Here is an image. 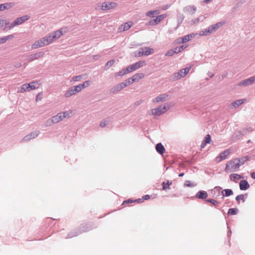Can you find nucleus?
Here are the masks:
<instances>
[{
    "instance_id": "obj_13",
    "label": "nucleus",
    "mask_w": 255,
    "mask_h": 255,
    "mask_svg": "<svg viewBox=\"0 0 255 255\" xmlns=\"http://www.w3.org/2000/svg\"><path fill=\"white\" fill-rule=\"evenodd\" d=\"M222 187L220 186H216L213 189L211 190L212 196L214 198H217L219 197L221 195L222 191Z\"/></svg>"
},
{
    "instance_id": "obj_4",
    "label": "nucleus",
    "mask_w": 255,
    "mask_h": 255,
    "mask_svg": "<svg viewBox=\"0 0 255 255\" xmlns=\"http://www.w3.org/2000/svg\"><path fill=\"white\" fill-rule=\"evenodd\" d=\"M30 17V16L28 15H23L21 17H18L16 18L13 22L9 23V24L7 25V26H5V28L10 29L16 26L22 24L25 21L28 20Z\"/></svg>"
},
{
    "instance_id": "obj_11",
    "label": "nucleus",
    "mask_w": 255,
    "mask_h": 255,
    "mask_svg": "<svg viewBox=\"0 0 255 255\" xmlns=\"http://www.w3.org/2000/svg\"><path fill=\"white\" fill-rule=\"evenodd\" d=\"M230 151L229 149H226L222 152L216 158V161L219 162L227 158L228 155L229 154Z\"/></svg>"
},
{
    "instance_id": "obj_45",
    "label": "nucleus",
    "mask_w": 255,
    "mask_h": 255,
    "mask_svg": "<svg viewBox=\"0 0 255 255\" xmlns=\"http://www.w3.org/2000/svg\"><path fill=\"white\" fill-rule=\"evenodd\" d=\"M148 23L149 25H155L158 24V22H157V20L155 18V19L150 20Z\"/></svg>"
},
{
    "instance_id": "obj_60",
    "label": "nucleus",
    "mask_w": 255,
    "mask_h": 255,
    "mask_svg": "<svg viewBox=\"0 0 255 255\" xmlns=\"http://www.w3.org/2000/svg\"><path fill=\"white\" fill-rule=\"evenodd\" d=\"M143 200H146L150 198V196L148 195H145L142 197Z\"/></svg>"
},
{
    "instance_id": "obj_32",
    "label": "nucleus",
    "mask_w": 255,
    "mask_h": 255,
    "mask_svg": "<svg viewBox=\"0 0 255 255\" xmlns=\"http://www.w3.org/2000/svg\"><path fill=\"white\" fill-rule=\"evenodd\" d=\"M224 24V22H219L216 23L215 24H213L211 25L214 31H217L219 28L221 27L222 25Z\"/></svg>"
},
{
    "instance_id": "obj_30",
    "label": "nucleus",
    "mask_w": 255,
    "mask_h": 255,
    "mask_svg": "<svg viewBox=\"0 0 255 255\" xmlns=\"http://www.w3.org/2000/svg\"><path fill=\"white\" fill-rule=\"evenodd\" d=\"M222 193L223 194L222 198H224V196L229 197L233 194V191L231 189H226L222 191Z\"/></svg>"
},
{
    "instance_id": "obj_1",
    "label": "nucleus",
    "mask_w": 255,
    "mask_h": 255,
    "mask_svg": "<svg viewBox=\"0 0 255 255\" xmlns=\"http://www.w3.org/2000/svg\"><path fill=\"white\" fill-rule=\"evenodd\" d=\"M66 29L67 28H63L49 33L43 38L36 41L33 44V46H34V48H38V47H42L51 43L55 40L59 38L61 35H63L64 33L66 32Z\"/></svg>"
},
{
    "instance_id": "obj_2",
    "label": "nucleus",
    "mask_w": 255,
    "mask_h": 255,
    "mask_svg": "<svg viewBox=\"0 0 255 255\" xmlns=\"http://www.w3.org/2000/svg\"><path fill=\"white\" fill-rule=\"evenodd\" d=\"M240 167V160L238 158H235L227 163L225 171L227 172H236L238 170Z\"/></svg>"
},
{
    "instance_id": "obj_15",
    "label": "nucleus",
    "mask_w": 255,
    "mask_h": 255,
    "mask_svg": "<svg viewBox=\"0 0 255 255\" xmlns=\"http://www.w3.org/2000/svg\"><path fill=\"white\" fill-rule=\"evenodd\" d=\"M132 25L133 22L132 21L125 22L119 27V30H120V31H124L127 30L128 29H129L132 26Z\"/></svg>"
},
{
    "instance_id": "obj_40",
    "label": "nucleus",
    "mask_w": 255,
    "mask_h": 255,
    "mask_svg": "<svg viewBox=\"0 0 255 255\" xmlns=\"http://www.w3.org/2000/svg\"><path fill=\"white\" fill-rule=\"evenodd\" d=\"M238 211V210L237 208H230L228 210V214L231 215H236Z\"/></svg>"
},
{
    "instance_id": "obj_17",
    "label": "nucleus",
    "mask_w": 255,
    "mask_h": 255,
    "mask_svg": "<svg viewBox=\"0 0 255 255\" xmlns=\"http://www.w3.org/2000/svg\"><path fill=\"white\" fill-rule=\"evenodd\" d=\"M32 88V86L31 85V83H29L28 84H25L22 85L20 88L18 89V92L23 93L26 91H30Z\"/></svg>"
},
{
    "instance_id": "obj_58",
    "label": "nucleus",
    "mask_w": 255,
    "mask_h": 255,
    "mask_svg": "<svg viewBox=\"0 0 255 255\" xmlns=\"http://www.w3.org/2000/svg\"><path fill=\"white\" fill-rule=\"evenodd\" d=\"M207 31H209V33H211L213 32H214L211 25L207 28Z\"/></svg>"
},
{
    "instance_id": "obj_20",
    "label": "nucleus",
    "mask_w": 255,
    "mask_h": 255,
    "mask_svg": "<svg viewBox=\"0 0 255 255\" xmlns=\"http://www.w3.org/2000/svg\"><path fill=\"white\" fill-rule=\"evenodd\" d=\"M183 10L185 12L193 14L196 11V7L194 5H188L184 8Z\"/></svg>"
},
{
    "instance_id": "obj_12",
    "label": "nucleus",
    "mask_w": 255,
    "mask_h": 255,
    "mask_svg": "<svg viewBox=\"0 0 255 255\" xmlns=\"http://www.w3.org/2000/svg\"><path fill=\"white\" fill-rule=\"evenodd\" d=\"M254 83H255V76H253L250 78L243 80V81L240 83L239 85L247 86L251 85Z\"/></svg>"
},
{
    "instance_id": "obj_51",
    "label": "nucleus",
    "mask_w": 255,
    "mask_h": 255,
    "mask_svg": "<svg viewBox=\"0 0 255 255\" xmlns=\"http://www.w3.org/2000/svg\"><path fill=\"white\" fill-rule=\"evenodd\" d=\"M42 55L41 52H38L33 54V60L34 59H37L38 57L41 56Z\"/></svg>"
},
{
    "instance_id": "obj_27",
    "label": "nucleus",
    "mask_w": 255,
    "mask_h": 255,
    "mask_svg": "<svg viewBox=\"0 0 255 255\" xmlns=\"http://www.w3.org/2000/svg\"><path fill=\"white\" fill-rule=\"evenodd\" d=\"M195 36V34L194 33H191L188 35H186L182 37V42L184 43H186L190 40H191L192 38H193Z\"/></svg>"
},
{
    "instance_id": "obj_14",
    "label": "nucleus",
    "mask_w": 255,
    "mask_h": 255,
    "mask_svg": "<svg viewBox=\"0 0 255 255\" xmlns=\"http://www.w3.org/2000/svg\"><path fill=\"white\" fill-rule=\"evenodd\" d=\"M126 87V84H124L123 82L121 83L115 87L112 88L111 90V92L113 93H116L120 91H121L123 88Z\"/></svg>"
},
{
    "instance_id": "obj_64",
    "label": "nucleus",
    "mask_w": 255,
    "mask_h": 255,
    "mask_svg": "<svg viewBox=\"0 0 255 255\" xmlns=\"http://www.w3.org/2000/svg\"><path fill=\"white\" fill-rule=\"evenodd\" d=\"M228 228L229 229V231L228 232V238H230V236H231V235L232 234V231H231V230L230 229V228L229 227H228Z\"/></svg>"
},
{
    "instance_id": "obj_50",
    "label": "nucleus",
    "mask_w": 255,
    "mask_h": 255,
    "mask_svg": "<svg viewBox=\"0 0 255 255\" xmlns=\"http://www.w3.org/2000/svg\"><path fill=\"white\" fill-rule=\"evenodd\" d=\"M42 96H43V94L42 93H38V95L36 96L35 101L36 102L40 101L42 98Z\"/></svg>"
},
{
    "instance_id": "obj_38",
    "label": "nucleus",
    "mask_w": 255,
    "mask_h": 255,
    "mask_svg": "<svg viewBox=\"0 0 255 255\" xmlns=\"http://www.w3.org/2000/svg\"><path fill=\"white\" fill-rule=\"evenodd\" d=\"M144 55V48L142 47L135 52V56L140 57Z\"/></svg>"
},
{
    "instance_id": "obj_37",
    "label": "nucleus",
    "mask_w": 255,
    "mask_h": 255,
    "mask_svg": "<svg viewBox=\"0 0 255 255\" xmlns=\"http://www.w3.org/2000/svg\"><path fill=\"white\" fill-rule=\"evenodd\" d=\"M206 201L207 202L212 203L214 206V207L216 208H218L219 204L220 203L219 202H218L214 199H206Z\"/></svg>"
},
{
    "instance_id": "obj_52",
    "label": "nucleus",
    "mask_w": 255,
    "mask_h": 255,
    "mask_svg": "<svg viewBox=\"0 0 255 255\" xmlns=\"http://www.w3.org/2000/svg\"><path fill=\"white\" fill-rule=\"evenodd\" d=\"M185 186L187 187H193L194 185L193 183H191L190 181L187 180L185 182Z\"/></svg>"
},
{
    "instance_id": "obj_5",
    "label": "nucleus",
    "mask_w": 255,
    "mask_h": 255,
    "mask_svg": "<svg viewBox=\"0 0 255 255\" xmlns=\"http://www.w3.org/2000/svg\"><path fill=\"white\" fill-rule=\"evenodd\" d=\"M169 105L166 104L164 106H160L157 108L153 109L151 110V114L154 116H159L165 113L169 109Z\"/></svg>"
},
{
    "instance_id": "obj_54",
    "label": "nucleus",
    "mask_w": 255,
    "mask_h": 255,
    "mask_svg": "<svg viewBox=\"0 0 255 255\" xmlns=\"http://www.w3.org/2000/svg\"><path fill=\"white\" fill-rule=\"evenodd\" d=\"M187 47H188V45L187 44H184V45H182L181 46H180L179 47H178V48L180 49V51H182V50L185 49Z\"/></svg>"
},
{
    "instance_id": "obj_36",
    "label": "nucleus",
    "mask_w": 255,
    "mask_h": 255,
    "mask_svg": "<svg viewBox=\"0 0 255 255\" xmlns=\"http://www.w3.org/2000/svg\"><path fill=\"white\" fill-rule=\"evenodd\" d=\"M247 197V194H246L245 195L244 194H240L238 195L236 197V200L238 202V203L240 202V200H242L243 202L245 201V199Z\"/></svg>"
},
{
    "instance_id": "obj_39",
    "label": "nucleus",
    "mask_w": 255,
    "mask_h": 255,
    "mask_svg": "<svg viewBox=\"0 0 255 255\" xmlns=\"http://www.w3.org/2000/svg\"><path fill=\"white\" fill-rule=\"evenodd\" d=\"M9 24V22L4 19H0V27L4 26V28H5V26H7V25Z\"/></svg>"
},
{
    "instance_id": "obj_26",
    "label": "nucleus",
    "mask_w": 255,
    "mask_h": 255,
    "mask_svg": "<svg viewBox=\"0 0 255 255\" xmlns=\"http://www.w3.org/2000/svg\"><path fill=\"white\" fill-rule=\"evenodd\" d=\"M13 6L12 3H5L4 4H0V11H3L5 9L10 8Z\"/></svg>"
},
{
    "instance_id": "obj_22",
    "label": "nucleus",
    "mask_w": 255,
    "mask_h": 255,
    "mask_svg": "<svg viewBox=\"0 0 255 255\" xmlns=\"http://www.w3.org/2000/svg\"><path fill=\"white\" fill-rule=\"evenodd\" d=\"M92 84V81L90 80H87L85 81L83 84H80L79 85L76 86L77 87H79L80 89H79V92H80L82 89H84L86 87H87L91 85Z\"/></svg>"
},
{
    "instance_id": "obj_33",
    "label": "nucleus",
    "mask_w": 255,
    "mask_h": 255,
    "mask_svg": "<svg viewBox=\"0 0 255 255\" xmlns=\"http://www.w3.org/2000/svg\"><path fill=\"white\" fill-rule=\"evenodd\" d=\"M143 77H144V74L142 73H137V74H134L132 76V79H133L134 82H135V81H137L140 79H142Z\"/></svg>"
},
{
    "instance_id": "obj_21",
    "label": "nucleus",
    "mask_w": 255,
    "mask_h": 255,
    "mask_svg": "<svg viewBox=\"0 0 255 255\" xmlns=\"http://www.w3.org/2000/svg\"><path fill=\"white\" fill-rule=\"evenodd\" d=\"M240 189L241 190H247L250 187V184L247 180H243L240 182Z\"/></svg>"
},
{
    "instance_id": "obj_8",
    "label": "nucleus",
    "mask_w": 255,
    "mask_h": 255,
    "mask_svg": "<svg viewBox=\"0 0 255 255\" xmlns=\"http://www.w3.org/2000/svg\"><path fill=\"white\" fill-rule=\"evenodd\" d=\"M145 62L143 60L139 61L128 66L130 72L135 71L140 67L145 65Z\"/></svg>"
},
{
    "instance_id": "obj_46",
    "label": "nucleus",
    "mask_w": 255,
    "mask_h": 255,
    "mask_svg": "<svg viewBox=\"0 0 255 255\" xmlns=\"http://www.w3.org/2000/svg\"><path fill=\"white\" fill-rule=\"evenodd\" d=\"M54 222L55 219H52L51 218H47L46 220V222L50 224V225H49V226H50L51 224L54 225V223H53V222Z\"/></svg>"
},
{
    "instance_id": "obj_59",
    "label": "nucleus",
    "mask_w": 255,
    "mask_h": 255,
    "mask_svg": "<svg viewBox=\"0 0 255 255\" xmlns=\"http://www.w3.org/2000/svg\"><path fill=\"white\" fill-rule=\"evenodd\" d=\"M173 51L175 52V54L181 52V51H180V49L178 48V47H176V48H175V49H174V50H173Z\"/></svg>"
},
{
    "instance_id": "obj_61",
    "label": "nucleus",
    "mask_w": 255,
    "mask_h": 255,
    "mask_svg": "<svg viewBox=\"0 0 255 255\" xmlns=\"http://www.w3.org/2000/svg\"><path fill=\"white\" fill-rule=\"evenodd\" d=\"M135 201H133V200H130V199H128L127 201H125L123 203V204H124L125 203H132L133 202H135Z\"/></svg>"
},
{
    "instance_id": "obj_41",
    "label": "nucleus",
    "mask_w": 255,
    "mask_h": 255,
    "mask_svg": "<svg viewBox=\"0 0 255 255\" xmlns=\"http://www.w3.org/2000/svg\"><path fill=\"white\" fill-rule=\"evenodd\" d=\"M240 160V165H243L248 160L247 156H243L241 158H237Z\"/></svg>"
},
{
    "instance_id": "obj_42",
    "label": "nucleus",
    "mask_w": 255,
    "mask_h": 255,
    "mask_svg": "<svg viewBox=\"0 0 255 255\" xmlns=\"http://www.w3.org/2000/svg\"><path fill=\"white\" fill-rule=\"evenodd\" d=\"M166 14H161V15H158L156 16V18L157 20V22H158V23L161 21L164 18H165L166 17Z\"/></svg>"
},
{
    "instance_id": "obj_28",
    "label": "nucleus",
    "mask_w": 255,
    "mask_h": 255,
    "mask_svg": "<svg viewBox=\"0 0 255 255\" xmlns=\"http://www.w3.org/2000/svg\"><path fill=\"white\" fill-rule=\"evenodd\" d=\"M211 140L210 135L209 134H207L205 136L203 142L201 143V148H204L207 143H209L210 142Z\"/></svg>"
},
{
    "instance_id": "obj_3",
    "label": "nucleus",
    "mask_w": 255,
    "mask_h": 255,
    "mask_svg": "<svg viewBox=\"0 0 255 255\" xmlns=\"http://www.w3.org/2000/svg\"><path fill=\"white\" fill-rule=\"evenodd\" d=\"M72 113V111L71 110L67 111L62 113H59L57 115L53 116L51 118V122L54 124L58 123L59 122L62 121L64 118H69Z\"/></svg>"
},
{
    "instance_id": "obj_63",
    "label": "nucleus",
    "mask_w": 255,
    "mask_h": 255,
    "mask_svg": "<svg viewBox=\"0 0 255 255\" xmlns=\"http://www.w3.org/2000/svg\"><path fill=\"white\" fill-rule=\"evenodd\" d=\"M170 6V5L167 4V5H164L162 7V9L163 10H166V9H168Z\"/></svg>"
},
{
    "instance_id": "obj_7",
    "label": "nucleus",
    "mask_w": 255,
    "mask_h": 255,
    "mask_svg": "<svg viewBox=\"0 0 255 255\" xmlns=\"http://www.w3.org/2000/svg\"><path fill=\"white\" fill-rule=\"evenodd\" d=\"M190 69V67H186L185 68L181 69L178 72L174 73V79L175 80H178L181 78L184 77L189 72Z\"/></svg>"
},
{
    "instance_id": "obj_57",
    "label": "nucleus",
    "mask_w": 255,
    "mask_h": 255,
    "mask_svg": "<svg viewBox=\"0 0 255 255\" xmlns=\"http://www.w3.org/2000/svg\"><path fill=\"white\" fill-rule=\"evenodd\" d=\"M162 190H166L168 189V186L165 184V182H163L162 183Z\"/></svg>"
},
{
    "instance_id": "obj_55",
    "label": "nucleus",
    "mask_w": 255,
    "mask_h": 255,
    "mask_svg": "<svg viewBox=\"0 0 255 255\" xmlns=\"http://www.w3.org/2000/svg\"><path fill=\"white\" fill-rule=\"evenodd\" d=\"M182 37H179L176 39V42L177 44H181V43H184L183 42H182Z\"/></svg>"
},
{
    "instance_id": "obj_53",
    "label": "nucleus",
    "mask_w": 255,
    "mask_h": 255,
    "mask_svg": "<svg viewBox=\"0 0 255 255\" xmlns=\"http://www.w3.org/2000/svg\"><path fill=\"white\" fill-rule=\"evenodd\" d=\"M39 84L38 82L33 81V89L37 88L39 87Z\"/></svg>"
},
{
    "instance_id": "obj_35",
    "label": "nucleus",
    "mask_w": 255,
    "mask_h": 255,
    "mask_svg": "<svg viewBox=\"0 0 255 255\" xmlns=\"http://www.w3.org/2000/svg\"><path fill=\"white\" fill-rule=\"evenodd\" d=\"M245 101V99L238 100L233 102L232 104V106H234L235 108H237L241 105L242 104H243L244 103Z\"/></svg>"
},
{
    "instance_id": "obj_56",
    "label": "nucleus",
    "mask_w": 255,
    "mask_h": 255,
    "mask_svg": "<svg viewBox=\"0 0 255 255\" xmlns=\"http://www.w3.org/2000/svg\"><path fill=\"white\" fill-rule=\"evenodd\" d=\"M107 125L106 121H102L100 124V126L102 128L105 127Z\"/></svg>"
},
{
    "instance_id": "obj_49",
    "label": "nucleus",
    "mask_w": 255,
    "mask_h": 255,
    "mask_svg": "<svg viewBox=\"0 0 255 255\" xmlns=\"http://www.w3.org/2000/svg\"><path fill=\"white\" fill-rule=\"evenodd\" d=\"M82 79V76L81 75H78L74 76L72 78V80L74 82L76 81H79Z\"/></svg>"
},
{
    "instance_id": "obj_62",
    "label": "nucleus",
    "mask_w": 255,
    "mask_h": 255,
    "mask_svg": "<svg viewBox=\"0 0 255 255\" xmlns=\"http://www.w3.org/2000/svg\"><path fill=\"white\" fill-rule=\"evenodd\" d=\"M171 184L172 182H169V181L165 183V184L168 186V189H170V186L171 185Z\"/></svg>"
},
{
    "instance_id": "obj_44",
    "label": "nucleus",
    "mask_w": 255,
    "mask_h": 255,
    "mask_svg": "<svg viewBox=\"0 0 255 255\" xmlns=\"http://www.w3.org/2000/svg\"><path fill=\"white\" fill-rule=\"evenodd\" d=\"M115 60L114 59L109 61L106 65V68L109 69L111 66H112L115 63Z\"/></svg>"
},
{
    "instance_id": "obj_24",
    "label": "nucleus",
    "mask_w": 255,
    "mask_h": 255,
    "mask_svg": "<svg viewBox=\"0 0 255 255\" xmlns=\"http://www.w3.org/2000/svg\"><path fill=\"white\" fill-rule=\"evenodd\" d=\"M130 73L128 66L126 68H123L122 70L120 71L115 74L116 76H123L128 73Z\"/></svg>"
},
{
    "instance_id": "obj_31",
    "label": "nucleus",
    "mask_w": 255,
    "mask_h": 255,
    "mask_svg": "<svg viewBox=\"0 0 255 255\" xmlns=\"http://www.w3.org/2000/svg\"><path fill=\"white\" fill-rule=\"evenodd\" d=\"M144 55L148 56L154 53V50L152 48L148 47H144Z\"/></svg>"
},
{
    "instance_id": "obj_29",
    "label": "nucleus",
    "mask_w": 255,
    "mask_h": 255,
    "mask_svg": "<svg viewBox=\"0 0 255 255\" xmlns=\"http://www.w3.org/2000/svg\"><path fill=\"white\" fill-rule=\"evenodd\" d=\"M160 11L158 10H153L146 12V15L149 17H154L155 15L159 14Z\"/></svg>"
},
{
    "instance_id": "obj_9",
    "label": "nucleus",
    "mask_w": 255,
    "mask_h": 255,
    "mask_svg": "<svg viewBox=\"0 0 255 255\" xmlns=\"http://www.w3.org/2000/svg\"><path fill=\"white\" fill-rule=\"evenodd\" d=\"M79 87L76 86H71L69 88L68 90L65 92L64 96L66 98L71 97L72 95H75L79 92Z\"/></svg>"
},
{
    "instance_id": "obj_18",
    "label": "nucleus",
    "mask_w": 255,
    "mask_h": 255,
    "mask_svg": "<svg viewBox=\"0 0 255 255\" xmlns=\"http://www.w3.org/2000/svg\"><path fill=\"white\" fill-rule=\"evenodd\" d=\"M252 130L250 128L246 129H243L240 131H237L235 132V136L236 138H239L240 137L246 134L247 132L251 131Z\"/></svg>"
},
{
    "instance_id": "obj_6",
    "label": "nucleus",
    "mask_w": 255,
    "mask_h": 255,
    "mask_svg": "<svg viewBox=\"0 0 255 255\" xmlns=\"http://www.w3.org/2000/svg\"><path fill=\"white\" fill-rule=\"evenodd\" d=\"M91 229L87 226V224L82 225L80 228V230L78 232H71L69 233L66 237L67 239L71 238L72 237H75L82 233V232H88L90 231Z\"/></svg>"
},
{
    "instance_id": "obj_19",
    "label": "nucleus",
    "mask_w": 255,
    "mask_h": 255,
    "mask_svg": "<svg viewBox=\"0 0 255 255\" xmlns=\"http://www.w3.org/2000/svg\"><path fill=\"white\" fill-rule=\"evenodd\" d=\"M208 197L207 192L203 190L198 191L196 194L195 197L200 199H206Z\"/></svg>"
},
{
    "instance_id": "obj_43",
    "label": "nucleus",
    "mask_w": 255,
    "mask_h": 255,
    "mask_svg": "<svg viewBox=\"0 0 255 255\" xmlns=\"http://www.w3.org/2000/svg\"><path fill=\"white\" fill-rule=\"evenodd\" d=\"M134 82V81L132 79V77L130 78H128L125 81L123 82L124 84H126V87L130 84H131Z\"/></svg>"
},
{
    "instance_id": "obj_48",
    "label": "nucleus",
    "mask_w": 255,
    "mask_h": 255,
    "mask_svg": "<svg viewBox=\"0 0 255 255\" xmlns=\"http://www.w3.org/2000/svg\"><path fill=\"white\" fill-rule=\"evenodd\" d=\"M175 54V52L173 50H170L167 51L165 53V56H172Z\"/></svg>"
},
{
    "instance_id": "obj_10",
    "label": "nucleus",
    "mask_w": 255,
    "mask_h": 255,
    "mask_svg": "<svg viewBox=\"0 0 255 255\" xmlns=\"http://www.w3.org/2000/svg\"><path fill=\"white\" fill-rule=\"evenodd\" d=\"M117 3L113 2H104L102 5V9L107 10L116 7Z\"/></svg>"
},
{
    "instance_id": "obj_25",
    "label": "nucleus",
    "mask_w": 255,
    "mask_h": 255,
    "mask_svg": "<svg viewBox=\"0 0 255 255\" xmlns=\"http://www.w3.org/2000/svg\"><path fill=\"white\" fill-rule=\"evenodd\" d=\"M242 176L236 173H233L230 175V178L231 181L237 182L238 180L241 179Z\"/></svg>"
},
{
    "instance_id": "obj_16",
    "label": "nucleus",
    "mask_w": 255,
    "mask_h": 255,
    "mask_svg": "<svg viewBox=\"0 0 255 255\" xmlns=\"http://www.w3.org/2000/svg\"><path fill=\"white\" fill-rule=\"evenodd\" d=\"M168 95L167 94H162L156 97L153 100V102L159 103L160 102L165 101L167 99Z\"/></svg>"
},
{
    "instance_id": "obj_34",
    "label": "nucleus",
    "mask_w": 255,
    "mask_h": 255,
    "mask_svg": "<svg viewBox=\"0 0 255 255\" xmlns=\"http://www.w3.org/2000/svg\"><path fill=\"white\" fill-rule=\"evenodd\" d=\"M13 37V35L11 34L0 38V44L4 43L7 40L12 39Z\"/></svg>"
},
{
    "instance_id": "obj_47",
    "label": "nucleus",
    "mask_w": 255,
    "mask_h": 255,
    "mask_svg": "<svg viewBox=\"0 0 255 255\" xmlns=\"http://www.w3.org/2000/svg\"><path fill=\"white\" fill-rule=\"evenodd\" d=\"M209 33V31H207V28L205 29H203L202 31H200L199 32L200 35H201V36L207 35Z\"/></svg>"
},
{
    "instance_id": "obj_23",
    "label": "nucleus",
    "mask_w": 255,
    "mask_h": 255,
    "mask_svg": "<svg viewBox=\"0 0 255 255\" xmlns=\"http://www.w3.org/2000/svg\"><path fill=\"white\" fill-rule=\"evenodd\" d=\"M155 149L156 151L160 154H162L165 150V148L161 143L156 144Z\"/></svg>"
}]
</instances>
